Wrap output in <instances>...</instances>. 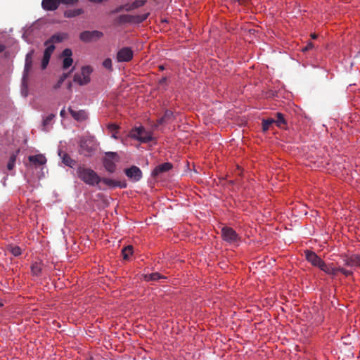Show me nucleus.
Returning <instances> with one entry per match:
<instances>
[{"label":"nucleus","instance_id":"1","mask_svg":"<svg viewBox=\"0 0 360 360\" xmlns=\"http://www.w3.org/2000/svg\"><path fill=\"white\" fill-rule=\"evenodd\" d=\"M77 175L79 179L89 186L98 185L101 180V178L95 171L84 166H79L77 167Z\"/></svg>","mask_w":360,"mask_h":360},{"label":"nucleus","instance_id":"2","mask_svg":"<svg viewBox=\"0 0 360 360\" xmlns=\"http://www.w3.org/2000/svg\"><path fill=\"white\" fill-rule=\"evenodd\" d=\"M97 147L98 144L94 137H82L79 141V153L85 157H91L94 154Z\"/></svg>","mask_w":360,"mask_h":360},{"label":"nucleus","instance_id":"3","mask_svg":"<svg viewBox=\"0 0 360 360\" xmlns=\"http://www.w3.org/2000/svg\"><path fill=\"white\" fill-rule=\"evenodd\" d=\"M34 49L30 50L25 56V67L22 79V93L24 94V90L27 89V80L29 77L30 72L32 70V64H33V56L34 54Z\"/></svg>","mask_w":360,"mask_h":360},{"label":"nucleus","instance_id":"4","mask_svg":"<svg viewBox=\"0 0 360 360\" xmlns=\"http://www.w3.org/2000/svg\"><path fill=\"white\" fill-rule=\"evenodd\" d=\"M130 136L142 143H148L153 140L152 134L143 127H136L130 131Z\"/></svg>","mask_w":360,"mask_h":360},{"label":"nucleus","instance_id":"5","mask_svg":"<svg viewBox=\"0 0 360 360\" xmlns=\"http://www.w3.org/2000/svg\"><path fill=\"white\" fill-rule=\"evenodd\" d=\"M93 69L89 65L83 66L81 73H75L73 80L79 85H85L90 82V75Z\"/></svg>","mask_w":360,"mask_h":360},{"label":"nucleus","instance_id":"6","mask_svg":"<svg viewBox=\"0 0 360 360\" xmlns=\"http://www.w3.org/2000/svg\"><path fill=\"white\" fill-rule=\"evenodd\" d=\"M221 234L223 240L229 244H238L240 240L236 231L229 226L222 227Z\"/></svg>","mask_w":360,"mask_h":360},{"label":"nucleus","instance_id":"7","mask_svg":"<svg viewBox=\"0 0 360 360\" xmlns=\"http://www.w3.org/2000/svg\"><path fill=\"white\" fill-rule=\"evenodd\" d=\"M103 37V33L101 31H84L80 33L79 39L85 43L96 41Z\"/></svg>","mask_w":360,"mask_h":360},{"label":"nucleus","instance_id":"8","mask_svg":"<svg viewBox=\"0 0 360 360\" xmlns=\"http://www.w3.org/2000/svg\"><path fill=\"white\" fill-rule=\"evenodd\" d=\"M118 155L115 152H107L105 153V157L103 159V165L105 169L110 173H112L115 171L116 165L113 162V160H117Z\"/></svg>","mask_w":360,"mask_h":360},{"label":"nucleus","instance_id":"9","mask_svg":"<svg viewBox=\"0 0 360 360\" xmlns=\"http://www.w3.org/2000/svg\"><path fill=\"white\" fill-rule=\"evenodd\" d=\"M134 51L129 47H123L118 51L116 56L117 62H129L132 60Z\"/></svg>","mask_w":360,"mask_h":360},{"label":"nucleus","instance_id":"10","mask_svg":"<svg viewBox=\"0 0 360 360\" xmlns=\"http://www.w3.org/2000/svg\"><path fill=\"white\" fill-rule=\"evenodd\" d=\"M344 264L352 268H360V255L353 254L342 257Z\"/></svg>","mask_w":360,"mask_h":360},{"label":"nucleus","instance_id":"11","mask_svg":"<svg viewBox=\"0 0 360 360\" xmlns=\"http://www.w3.org/2000/svg\"><path fill=\"white\" fill-rule=\"evenodd\" d=\"M127 176L134 181H139L142 178V172L136 166H131L124 170Z\"/></svg>","mask_w":360,"mask_h":360},{"label":"nucleus","instance_id":"12","mask_svg":"<svg viewBox=\"0 0 360 360\" xmlns=\"http://www.w3.org/2000/svg\"><path fill=\"white\" fill-rule=\"evenodd\" d=\"M44 46L46 48L45 49V50L44 51V56H43V58L41 60V68L42 69H45L47 67V65L49 63L51 56L56 49L55 46L53 44L49 45V46L48 45H44Z\"/></svg>","mask_w":360,"mask_h":360},{"label":"nucleus","instance_id":"13","mask_svg":"<svg viewBox=\"0 0 360 360\" xmlns=\"http://www.w3.org/2000/svg\"><path fill=\"white\" fill-rule=\"evenodd\" d=\"M172 167H173V165L170 162H165V163L158 165V166H156L155 167V169L152 172V176L154 178H156L160 174L169 171Z\"/></svg>","mask_w":360,"mask_h":360},{"label":"nucleus","instance_id":"14","mask_svg":"<svg viewBox=\"0 0 360 360\" xmlns=\"http://www.w3.org/2000/svg\"><path fill=\"white\" fill-rule=\"evenodd\" d=\"M306 259L314 266L319 267L322 259L319 257L314 252L310 250L304 251Z\"/></svg>","mask_w":360,"mask_h":360},{"label":"nucleus","instance_id":"15","mask_svg":"<svg viewBox=\"0 0 360 360\" xmlns=\"http://www.w3.org/2000/svg\"><path fill=\"white\" fill-rule=\"evenodd\" d=\"M59 0H42L41 1V6L45 11H56L59 7Z\"/></svg>","mask_w":360,"mask_h":360},{"label":"nucleus","instance_id":"16","mask_svg":"<svg viewBox=\"0 0 360 360\" xmlns=\"http://www.w3.org/2000/svg\"><path fill=\"white\" fill-rule=\"evenodd\" d=\"M67 37L65 33H57L52 35L48 40L44 42V45H51L56 43L62 42Z\"/></svg>","mask_w":360,"mask_h":360},{"label":"nucleus","instance_id":"17","mask_svg":"<svg viewBox=\"0 0 360 360\" xmlns=\"http://www.w3.org/2000/svg\"><path fill=\"white\" fill-rule=\"evenodd\" d=\"M68 110L72 117L78 122L84 121L88 117L87 113L84 110L75 111L72 110L71 108H69Z\"/></svg>","mask_w":360,"mask_h":360},{"label":"nucleus","instance_id":"18","mask_svg":"<svg viewBox=\"0 0 360 360\" xmlns=\"http://www.w3.org/2000/svg\"><path fill=\"white\" fill-rule=\"evenodd\" d=\"M28 160L35 165H43L46 162V158L42 154L30 155L29 156Z\"/></svg>","mask_w":360,"mask_h":360},{"label":"nucleus","instance_id":"19","mask_svg":"<svg viewBox=\"0 0 360 360\" xmlns=\"http://www.w3.org/2000/svg\"><path fill=\"white\" fill-rule=\"evenodd\" d=\"M84 12V11L82 8L69 9V10H66L64 12L63 15L67 18H75L76 16L83 14Z\"/></svg>","mask_w":360,"mask_h":360},{"label":"nucleus","instance_id":"20","mask_svg":"<svg viewBox=\"0 0 360 360\" xmlns=\"http://www.w3.org/2000/svg\"><path fill=\"white\" fill-rule=\"evenodd\" d=\"M144 279L146 281H158L160 279H167V277L161 275L158 272H154L150 274H145L144 275Z\"/></svg>","mask_w":360,"mask_h":360},{"label":"nucleus","instance_id":"21","mask_svg":"<svg viewBox=\"0 0 360 360\" xmlns=\"http://www.w3.org/2000/svg\"><path fill=\"white\" fill-rule=\"evenodd\" d=\"M115 21H116V23L118 25L131 23V15H128V14L120 15L116 18Z\"/></svg>","mask_w":360,"mask_h":360},{"label":"nucleus","instance_id":"22","mask_svg":"<svg viewBox=\"0 0 360 360\" xmlns=\"http://www.w3.org/2000/svg\"><path fill=\"white\" fill-rule=\"evenodd\" d=\"M149 15V13H146L141 15H131V23L132 24H140L147 19Z\"/></svg>","mask_w":360,"mask_h":360},{"label":"nucleus","instance_id":"23","mask_svg":"<svg viewBox=\"0 0 360 360\" xmlns=\"http://www.w3.org/2000/svg\"><path fill=\"white\" fill-rule=\"evenodd\" d=\"M275 119V124L277 127L280 128L284 127V126L286 124V121L284 118V115L281 112H276V118Z\"/></svg>","mask_w":360,"mask_h":360},{"label":"nucleus","instance_id":"24","mask_svg":"<svg viewBox=\"0 0 360 360\" xmlns=\"http://www.w3.org/2000/svg\"><path fill=\"white\" fill-rule=\"evenodd\" d=\"M173 117V112L169 110H167L165 112L164 115L158 120V124H162L166 123L167 121H169L172 117Z\"/></svg>","mask_w":360,"mask_h":360},{"label":"nucleus","instance_id":"25","mask_svg":"<svg viewBox=\"0 0 360 360\" xmlns=\"http://www.w3.org/2000/svg\"><path fill=\"white\" fill-rule=\"evenodd\" d=\"M18 153L19 150L11 155L8 162L7 164V168L8 170H12L14 168Z\"/></svg>","mask_w":360,"mask_h":360},{"label":"nucleus","instance_id":"26","mask_svg":"<svg viewBox=\"0 0 360 360\" xmlns=\"http://www.w3.org/2000/svg\"><path fill=\"white\" fill-rule=\"evenodd\" d=\"M42 270V264L39 262H35L31 266V271L34 276H39Z\"/></svg>","mask_w":360,"mask_h":360},{"label":"nucleus","instance_id":"27","mask_svg":"<svg viewBox=\"0 0 360 360\" xmlns=\"http://www.w3.org/2000/svg\"><path fill=\"white\" fill-rule=\"evenodd\" d=\"M275 124V119L274 118H267V119H263L262 120V130L264 131H266L269 129L270 127Z\"/></svg>","mask_w":360,"mask_h":360},{"label":"nucleus","instance_id":"28","mask_svg":"<svg viewBox=\"0 0 360 360\" xmlns=\"http://www.w3.org/2000/svg\"><path fill=\"white\" fill-rule=\"evenodd\" d=\"M133 253V247L131 245H127L122 250L123 259L125 260L129 259V256Z\"/></svg>","mask_w":360,"mask_h":360},{"label":"nucleus","instance_id":"29","mask_svg":"<svg viewBox=\"0 0 360 360\" xmlns=\"http://www.w3.org/2000/svg\"><path fill=\"white\" fill-rule=\"evenodd\" d=\"M62 159H63V162L65 165L69 166L70 167H72L75 165V163H76L75 160L72 159L70 158V156L68 154H67V153H65L63 155Z\"/></svg>","mask_w":360,"mask_h":360},{"label":"nucleus","instance_id":"30","mask_svg":"<svg viewBox=\"0 0 360 360\" xmlns=\"http://www.w3.org/2000/svg\"><path fill=\"white\" fill-rule=\"evenodd\" d=\"M8 250L15 257L20 256L22 254V250L18 246L9 245Z\"/></svg>","mask_w":360,"mask_h":360},{"label":"nucleus","instance_id":"31","mask_svg":"<svg viewBox=\"0 0 360 360\" xmlns=\"http://www.w3.org/2000/svg\"><path fill=\"white\" fill-rule=\"evenodd\" d=\"M332 265H333V263L326 264L323 260H322V262H321V264L318 268H319L321 271H323V272H325L326 274H328V273L329 272L330 268L331 267Z\"/></svg>","mask_w":360,"mask_h":360},{"label":"nucleus","instance_id":"32","mask_svg":"<svg viewBox=\"0 0 360 360\" xmlns=\"http://www.w3.org/2000/svg\"><path fill=\"white\" fill-rule=\"evenodd\" d=\"M55 117H56V115L53 114V113H51V114L49 115L48 116H46L44 119L43 127L45 128L47 126H49V124H51V122L53 121V120L54 119Z\"/></svg>","mask_w":360,"mask_h":360},{"label":"nucleus","instance_id":"33","mask_svg":"<svg viewBox=\"0 0 360 360\" xmlns=\"http://www.w3.org/2000/svg\"><path fill=\"white\" fill-rule=\"evenodd\" d=\"M101 182H102L104 184H105L106 186H108L109 187H112V188H115V184H116V181L111 179H108V178L101 179Z\"/></svg>","mask_w":360,"mask_h":360},{"label":"nucleus","instance_id":"34","mask_svg":"<svg viewBox=\"0 0 360 360\" xmlns=\"http://www.w3.org/2000/svg\"><path fill=\"white\" fill-rule=\"evenodd\" d=\"M146 2V0H136L134 2H132L131 4L132 6V8L134 10V9H136V8H140V7L143 6V5H145Z\"/></svg>","mask_w":360,"mask_h":360},{"label":"nucleus","instance_id":"35","mask_svg":"<svg viewBox=\"0 0 360 360\" xmlns=\"http://www.w3.org/2000/svg\"><path fill=\"white\" fill-rule=\"evenodd\" d=\"M73 60L72 58H65L63 61V68L68 69L72 65Z\"/></svg>","mask_w":360,"mask_h":360},{"label":"nucleus","instance_id":"36","mask_svg":"<svg viewBox=\"0 0 360 360\" xmlns=\"http://www.w3.org/2000/svg\"><path fill=\"white\" fill-rule=\"evenodd\" d=\"M103 65L108 70H112V60L110 58H106L103 62Z\"/></svg>","mask_w":360,"mask_h":360},{"label":"nucleus","instance_id":"37","mask_svg":"<svg viewBox=\"0 0 360 360\" xmlns=\"http://www.w3.org/2000/svg\"><path fill=\"white\" fill-rule=\"evenodd\" d=\"M339 269H340V266L335 267L333 264L331 266V267L330 268V270H329V272L328 273V274L330 276H335L337 275L338 272H340Z\"/></svg>","mask_w":360,"mask_h":360},{"label":"nucleus","instance_id":"38","mask_svg":"<svg viewBox=\"0 0 360 360\" xmlns=\"http://www.w3.org/2000/svg\"><path fill=\"white\" fill-rule=\"evenodd\" d=\"M59 1H60V4H63L65 5H71V6L77 4L79 1V0H59Z\"/></svg>","mask_w":360,"mask_h":360},{"label":"nucleus","instance_id":"39","mask_svg":"<svg viewBox=\"0 0 360 360\" xmlns=\"http://www.w3.org/2000/svg\"><path fill=\"white\" fill-rule=\"evenodd\" d=\"M108 129L112 132H117L120 127L116 124L111 123L108 125Z\"/></svg>","mask_w":360,"mask_h":360},{"label":"nucleus","instance_id":"40","mask_svg":"<svg viewBox=\"0 0 360 360\" xmlns=\"http://www.w3.org/2000/svg\"><path fill=\"white\" fill-rule=\"evenodd\" d=\"M340 272H341L342 274H344L345 276H349L353 274V271L351 270L345 269L341 266H340L339 269Z\"/></svg>","mask_w":360,"mask_h":360},{"label":"nucleus","instance_id":"41","mask_svg":"<svg viewBox=\"0 0 360 360\" xmlns=\"http://www.w3.org/2000/svg\"><path fill=\"white\" fill-rule=\"evenodd\" d=\"M72 51L70 49H65L63 51L62 55L65 58H71L72 56Z\"/></svg>","mask_w":360,"mask_h":360},{"label":"nucleus","instance_id":"42","mask_svg":"<svg viewBox=\"0 0 360 360\" xmlns=\"http://www.w3.org/2000/svg\"><path fill=\"white\" fill-rule=\"evenodd\" d=\"M68 74H65V73L63 74L60 77L58 84L56 86V88L59 87L61 85V84L65 81V79L68 77Z\"/></svg>","mask_w":360,"mask_h":360},{"label":"nucleus","instance_id":"43","mask_svg":"<svg viewBox=\"0 0 360 360\" xmlns=\"http://www.w3.org/2000/svg\"><path fill=\"white\" fill-rule=\"evenodd\" d=\"M127 186V184L126 183V181H116V184H115V187H119V188H126Z\"/></svg>","mask_w":360,"mask_h":360},{"label":"nucleus","instance_id":"44","mask_svg":"<svg viewBox=\"0 0 360 360\" xmlns=\"http://www.w3.org/2000/svg\"><path fill=\"white\" fill-rule=\"evenodd\" d=\"M124 6L121 5L120 6L117 7L115 10L112 11L111 13H120V12H121V11H122L124 10Z\"/></svg>","mask_w":360,"mask_h":360},{"label":"nucleus","instance_id":"45","mask_svg":"<svg viewBox=\"0 0 360 360\" xmlns=\"http://www.w3.org/2000/svg\"><path fill=\"white\" fill-rule=\"evenodd\" d=\"M124 10H125L126 11H131L134 10L132 8L131 4H124Z\"/></svg>","mask_w":360,"mask_h":360},{"label":"nucleus","instance_id":"46","mask_svg":"<svg viewBox=\"0 0 360 360\" xmlns=\"http://www.w3.org/2000/svg\"><path fill=\"white\" fill-rule=\"evenodd\" d=\"M313 46V44L312 43H309L304 49H303V51H308L310 49H311Z\"/></svg>","mask_w":360,"mask_h":360},{"label":"nucleus","instance_id":"47","mask_svg":"<svg viewBox=\"0 0 360 360\" xmlns=\"http://www.w3.org/2000/svg\"><path fill=\"white\" fill-rule=\"evenodd\" d=\"M167 81V77H162L160 80V84H163L165 82H166Z\"/></svg>","mask_w":360,"mask_h":360},{"label":"nucleus","instance_id":"48","mask_svg":"<svg viewBox=\"0 0 360 360\" xmlns=\"http://www.w3.org/2000/svg\"><path fill=\"white\" fill-rule=\"evenodd\" d=\"M60 115L61 117H64L65 116V110L64 108L60 110Z\"/></svg>","mask_w":360,"mask_h":360},{"label":"nucleus","instance_id":"49","mask_svg":"<svg viewBox=\"0 0 360 360\" xmlns=\"http://www.w3.org/2000/svg\"><path fill=\"white\" fill-rule=\"evenodd\" d=\"M91 2L93 3H101L103 0H89Z\"/></svg>","mask_w":360,"mask_h":360},{"label":"nucleus","instance_id":"50","mask_svg":"<svg viewBox=\"0 0 360 360\" xmlns=\"http://www.w3.org/2000/svg\"><path fill=\"white\" fill-rule=\"evenodd\" d=\"M5 49V46L4 45H2V44H0V53L1 52H3Z\"/></svg>","mask_w":360,"mask_h":360},{"label":"nucleus","instance_id":"51","mask_svg":"<svg viewBox=\"0 0 360 360\" xmlns=\"http://www.w3.org/2000/svg\"><path fill=\"white\" fill-rule=\"evenodd\" d=\"M116 134H117V132H113L112 134V138H113L115 139H117L118 137L117 136Z\"/></svg>","mask_w":360,"mask_h":360},{"label":"nucleus","instance_id":"52","mask_svg":"<svg viewBox=\"0 0 360 360\" xmlns=\"http://www.w3.org/2000/svg\"><path fill=\"white\" fill-rule=\"evenodd\" d=\"M159 70H165V67L163 65H160L159 66Z\"/></svg>","mask_w":360,"mask_h":360},{"label":"nucleus","instance_id":"53","mask_svg":"<svg viewBox=\"0 0 360 360\" xmlns=\"http://www.w3.org/2000/svg\"><path fill=\"white\" fill-rule=\"evenodd\" d=\"M311 37H312L313 39H316L317 37H316V35L315 34H311Z\"/></svg>","mask_w":360,"mask_h":360},{"label":"nucleus","instance_id":"54","mask_svg":"<svg viewBox=\"0 0 360 360\" xmlns=\"http://www.w3.org/2000/svg\"><path fill=\"white\" fill-rule=\"evenodd\" d=\"M229 184H233V181H230Z\"/></svg>","mask_w":360,"mask_h":360},{"label":"nucleus","instance_id":"55","mask_svg":"<svg viewBox=\"0 0 360 360\" xmlns=\"http://www.w3.org/2000/svg\"><path fill=\"white\" fill-rule=\"evenodd\" d=\"M3 304L0 302V307H1Z\"/></svg>","mask_w":360,"mask_h":360}]
</instances>
